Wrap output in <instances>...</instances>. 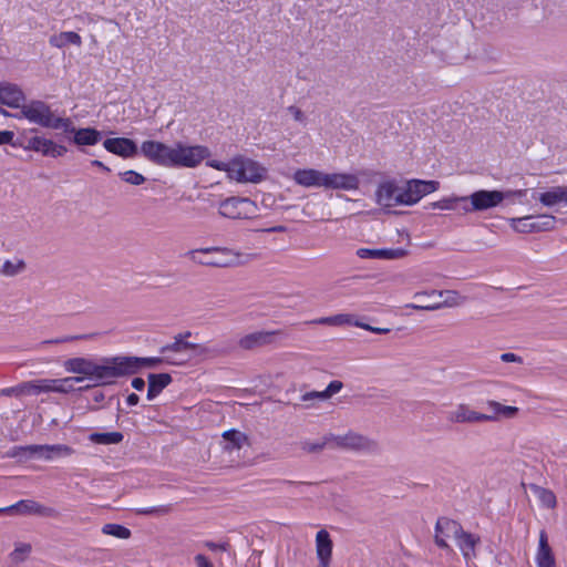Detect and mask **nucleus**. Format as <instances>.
I'll return each instance as SVG.
<instances>
[{"label":"nucleus","instance_id":"nucleus-1","mask_svg":"<svg viewBox=\"0 0 567 567\" xmlns=\"http://www.w3.org/2000/svg\"><path fill=\"white\" fill-rule=\"evenodd\" d=\"M115 357L103 358L100 362L87 358H72L64 361L63 367L66 372L81 374L84 380L87 379L94 385H105L114 382L118 378L116 371Z\"/></svg>","mask_w":567,"mask_h":567},{"label":"nucleus","instance_id":"nucleus-2","mask_svg":"<svg viewBox=\"0 0 567 567\" xmlns=\"http://www.w3.org/2000/svg\"><path fill=\"white\" fill-rule=\"evenodd\" d=\"M296 184L303 187H323L331 189L353 190L359 187V179L353 174H327L315 168L297 169L293 173Z\"/></svg>","mask_w":567,"mask_h":567},{"label":"nucleus","instance_id":"nucleus-3","mask_svg":"<svg viewBox=\"0 0 567 567\" xmlns=\"http://www.w3.org/2000/svg\"><path fill=\"white\" fill-rule=\"evenodd\" d=\"M517 412L518 409L516 406L488 401L486 412L480 413L472 410L468 405L460 404L455 410L449 412L447 420L452 423L497 422L512 419Z\"/></svg>","mask_w":567,"mask_h":567},{"label":"nucleus","instance_id":"nucleus-4","mask_svg":"<svg viewBox=\"0 0 567 567\" xmlns=\"http://www.w3.org/2000/svg\"><path fill=\"white\" fill-rule=\"evenodd\" d=\"M17 118H25L32 124H37L50 130H71L70 117L55 115L51 106L41 100H31L24 102L20 113L14 115Z\"/></svg>","mask_w":567,"mask_h":567},{"label":"nucleus","instance_id":"nucleus-5","mask_svg":"<svg viewBox=\"0 0 567 567\" xmlns=\"http://www.w3.org/2000/svg\"><path fill=\"white\" fill-rule=\"evenodd\" d=\"M186 255L198 265L218 268L240 266L245 264L243 258L249 256L236 249L218 246L193 249Z\"/></svg>","mask_w":567,"mask_h":567},{"label":"nucleus","instance_id":"nucleus-6","mask_svg":"<svg viewBox=\"0 0 567 567\" xmlns=\"http://www.w3.org/2000/svg\"><path fill=\"white\" fill-rule=\"evenodd\" d=\"M326 446L355 451H373L377 447V443L354 431H349L343 436H326L316 442L306 441L302 443V449L310 453L320 452Z\"/></svg>","mask_w":567,"mask_h":567},{"label":"nucleus","instance_id":"nucleus-7","mask_svg":"<svg viewBox=\"0 0 567 567\" xmlns=\"http://www.w3.org/2000/svg\"><path fill=\"white\" fill-rule=\"evenodd\" d=\"M209 156L210 151L207 146L176 142L173 144L172 168H195Z\"/></svg>","mask_w":567,"mask_h":567},{"label":"nucleus","instance_id":"nucleus-8","mask_svg":"<svg viewBox=\"0 0 567 567\" xmlns=\"http://www.w3.org/2000/svg\"><path fill=\"white\" fill-rule=\"evenodd\" d=\"M190 332L178 334L173 343L162 347L161 353L165 355V361L169 364H182L190 358L202 355L207 352V348L184 341V337H189Z\"/></svg>","mask_w":567,"mask_h":567},{"label":"nucleus","instance_id":"nucleus-9","mask_svg":"<svg viewBox=\"0 0 567 567\" xmlns=\"http://www.w3.org/2000/svg\"><path fill=\"white\" fill-rule=\"evenodd\" d=\"M266 174V169L256 161L244 156L231 159L229 178L238 183H258Z\"/></svg>","mask_w":567,"mask_h":567},{"label":"nucleus","instance_id":"nucleus-10","mask_svg":"<svg viewBox=\"0 0 567 567\" xmlns=\"http://www.w3.org/2000/svg\"><path fill=\"white\" fill-rule=\"evenodd\" d=\"M526 194V189L517 190H486L481 189L471 194L472 208L475 212H484L494 207H497L505 198L511 196L523 197Z\"/></svg>","mask_w":567,"mask_h":567},{"label":"nucleus","instance_id":"nucleus-11","mask_svg":"<svg viewBox=\"0 0 567 567\" xmlns=\"http://www.w3.org/2000/svg\"><path fill=\"white\" fill-rule=\"evenodd\" d=\"M258 208L255 202L247 197H228L220 202L218 213L230 219H247L256 215Z\"/></svg>","mask_w":567,"mask_h":567},{"label":"nucleus","instance_id":"nucleus-12","mask_svg":"<svg viewBox=\"0 0 567 567\" xmlns=\"http://www.w3.org/2000/svg\"><path fill=\"white\" fill-rule=\"evenodd\" d=\"M511 227L523 234L549 231L555 228L556 217L553 215L525 216L509 219Z\"/></svg>","mask_w":567,"mask_h":567},{"label":"nucleus","instance_id":"nucleus-13","mask_svg":"<svg viewBox=\"0 0 567 567\" xmlns=\"http://www.w3.org/2000/svg\"><path fill=\"white\" fill-rule=\"evenodd\" d=\"M140 152L151 163L172 168L173 145L148 140L141 144Z\"/></svg>","mask_w":567,"mask_h":567},{"label":"nucleus","instance_id":"nucleus-14","mask_svg":"<svg viewBox=\"0 0 567 567\" xmlns=\"http://www.w3.org/2000/svg\"><path fill=\"white\" fill-rule=\"evenodd\" d=\"M140 152L151 163L172 168L173 145L148 140L141 144Z\"/></svg>","mask_w":567,"mask_h":567},{"label":"nucleus","instance_id":"nucleus-15","mask_svg":"<svg viewBox=\"0 0 567 567\" xmlns=\"http://www.w3.org/2000/svg\"><path fill=\"white\" fill-rule=\"evenodd\" d=\"M439 186L440 183L436 181L412 179L402 185V197L399 199V202H401L403 205H414L425 195L435 192Z\"/></svg>","mask_w":567,"mask_h":567},{"label":"nucleus","instance_id":"nucleus-16","mask_svg":"<svg viewBox=\"0 0 567 567\" xmlns=\"http://www.w3.org/2000/svg\"><path fill=\"white\" fill-rule=\"evenodd\" d=\"M165 361L164 358L150 357V358H138V357H126V355H117L115 357L116 371L118 373V378L124 375H131L137 373L140 370L144 368H155Z\"/></svg>","mask_w":567,"mask_h":567},{"label":"nucleus","instance_id":"nucleus-17","mask_svg":"<svg viewBox=\"0 0 567 567\" xmlns=\"http://www.w3.org/2000/svg\"><path fill=\"white\" fill-rule=\"evenodd\" d=\"M8 515L55 517L58 512L34 499H21L16 504L7 506Z\"/></svg>","mask_w":567,"mask_h":567},{"label":"nucleus","instance_id":"nucleus-18","mask_svg":"<svg viewBox=\"0 0 567 567\" xmlns=\"http://www.w3.org/2000/svg\"><path fill=\"white\" fill-rule=\"evenodd\" d=\"M23 453L30 456L42 458L45 461H53L56 458L68 457L73 454V449L64 444L54 445H27L20 447Z\"/></svg>","mask_w":567,"mask_h":567},{"label":"nucleus","instance_id":"nucleus-19","mask_svg":"<svg viewBox=\"0 0 567 567\" xmlns=\"http://www.w3.org/2000/svg\"><path fill=\"white\" fill-rule=\"evenodd\" d=\"M343 388V383L339 380L331 381L328 386L322 391H308L299 396L297 405L302 408H313L319 402L328 401L334 394L339 393Z\"/></svg>","mask_w":567,"mask_h":567},{"label":"nucleus","instance_id":"nucleus-20","mask_svg":"<svg viewBox=\"0 0 567 567\" xmlns=\"http://www.w3.org/2000/svg\"><path fill=\"white\" fill-rule=\"evenodd\" d=\"M71 130H62L65 134H72V137L69 138L70 142L74 143L79 147L83 146H93L97 144L102 137L103 133L93 127H82L76 128L73 125V122L70 120Z\"/></svg>","mask_w":567,"mask_h":567},{"label":"nucleus","instance_id":"nucleus-21","mask_svg":"<svg viewBox=\"0 0 567 567\" xmlns=\"http://www.w3.org/2000/svg\"><path fill=\"white\" fill-rule=\"evenodd\" d=\"M462 526L450 518H439L435 525V544L441 548H449L447 539L458 537Z\"/></svg>","mask_w":567,"mask_h":567},{"label":"nucleus","instance_id":"nucleus-22","mask_svg":"<svg viewBox=\"0 0 567 567\" xmlns=\"http://www.w3.org/2000/svg\"><path fill=\"white\" fill-rule=\"evenodd\" d=\"M104 148L122 158H132L138 154V147L136 143L126 137H113L106 138L103 142Z\"/></svg>","mask_w":567,"mask_h":567},{"label":"nucleus","instance_id":"nucleus-23","mask_svg":"<svg viewBox=\"0 0 567 567\" xmlns=\"http://www.w3.org/2000/svg\"><path fill=\"white\" fill-rule=\"evenodd\" d=\"M25 102V94L22 89L11 82H0V104L11 109H20Z\"/></svg>","mask_w":567,"mask_h":567},{"label":"nucleus","instance_id":"nucleus-24","mask_svg":"<svg viewBox=\"0 0 567 567\" xmlns=\"http://www.w3.org/2000/svg\"><path fill=\"white\" fill-rule=\"evenodd\" d=\"M84 381L83 377H68L63 379H39L40 393H70L75 390V384Z\"/></svg>","mask_w":567,"mask_h":567},{"label":"nucleus","instance_id":"nucleus-25","mask_svg":"<svg viewBox=\"0 0 567 567\" xmlns=\"http://www.w3.org/2000/svg\"><path fill=\"white\" fill-rule=\"evenodd\" d=\"M282 334L280 330L256 331L240 338L238 344L241 349L252 350L276 342L277 338Z\"/></svg>","mask_w":567,"mask_h":567},{"label":"nucleus","instance_id":"nucleus-26","mask_svg":"<svg viewBox=\"0 0 567 567\" xmlns=\"http://www.w3.org/2000/svg\"><path fill=\"white\" fill-rule=\"evenodd\" d=\"M401 190L402 186L392 181L380 184L375 193L378 204L384 207L403 205L399 202L402 197Z\"/></svg>","mask_w":567,"mask_h":567},{"label":"nucleus","instance_id":"nucleus-27","mask_svg":"<svg viewBox=\"0 0 567 567\" xmlns=\"http://www.w3.org/2000/svg\"><path fill=\"white\" fill-rule=\"evenodd\" d=\"M355 255L361 259H384L394 260L401 259L408 255V250L404 248H359Z\"/></svg>","mask_w":567,"mask_h":567},{"label":"nucleus","instance_id":"nucleus-28","mask_svg":"<svg viewBox=\"0 0 567 567\" xmlns=\"http://www.w3.org/2000/svg\"><path fill=\"white\" fill-rule=\"evenodd\" d=\"M537 567H556V560L551 547L548 543V536L545 530H540L538 548L535 556Z\"/></svg>","mask_w":567,"mask_h":567},{"label":"nucleus","instance_id":"nucleus-29","mask_svg":"<svg viewBox=\"0 0 567 567\" xmlns=\"http://www.w3.org/2000/svg\"><path fill=\"white\" fill-rule=\"evenodd\" d=\"M533 198L539 200L546 207H553L559 204L567 206V187L555 186L538 195L534 194Z\"/></svg>","mask_w":567,"mask_h":567},{"label":"nucleus","instance_id":"nucleus-30","mask_svg":"<svg viewBox=\"0 0 567 567\" xmlns=\"http://www.w3.org/2000/svg\"><path fill=\"white\" fill-rule=\"evenodd\" d=\"M455 542L466 561H471L476 557L475 548L481 542L478 536L467 533L462 528Z\"/></svg>","mask_w":567,"mask_h":567},{"label":"nucleus","instance_id":"nucleus-31","mask_svg":"<svg viewBox=\"0 0 567 567\" xmlns=\"http://www.w3.org/2000/svg\"><path fill=\"white\" fill-rule=\"evenodd\" d=\"M317 556L320 565L330 564L332 555V540L326 529H320L316 535Z\"/></svg>","mask_w":567,"mask_h":567},{"label":"nucleus","instance_id":"nucleus-32","mask_svg":"<svg viewBox=\"0 0 567 567\" xmlns=\"http://www.w3.org/2000/svg\"><path fill=\"white\" fill-rule=\"evenodd\" d=\"M40 394L39 380L21 382L14 386L2 389L3 396L23 398Z\"/></svg>","mask_w":567,"mask_h":567},{"label":"nucleus","instance_id":"nucleus-33","mask_svg":"<svg viewBox=\"0 0 567 567\" xmlns=\"http://www.w3.org/2000/svg\"><path fill=\"white\" fill-rule=\"evenodd\" d=\"M19 146L24 151H33L40 153L43 156H50L52 140L47 138L42 135H35L25 138L24 143L19 142Z\"/></svg>","mask_w":567,"mask_h":567},{"label":"nucleus","instance_id":"nucleus-34","mask_svg":"<svg viewBox=\"0 0 567 567\" xmlns=\"http://www.w3.org/2000/svg\"><path fill=\"white\" fill-rule=\"evenodd\" d=\"M172 382V377L168 373H151L148 375V390H147V399L153 400L156 398L164 388H166Z\"/></svg>","mask_w":567,"mask_h":567},{"label":"nucleus","instance_id":"nucleus-35","mask_svg":"<svg viewBox=\"0 0 567 567\" xmlns=\"http://www.w3.org/2000/svg\"><path fill=\"white\" fill-rule=\"evenodd\" d=\"M223 444L226 450H239L248 444V437L245 433L233 427L223 433Z\"/></svg>","mask_w":567,"mask_h":567},{"label":"nucleus","instance_id":"nucleus-36","mask_svg":"<svg viewBox=\"0 0 567 567\" xmlns=\"http://www.w3.org/2000/svg\"><path fill=\"white\" fill-rule=\"evenodd\" d=\"M49 43L58 49H63L69 44H73L76 47L82 45V39L81 37L73 31H64L60 32L58 34H53L49 39Z\"/></svg>","mask_w":567,"mask_h":567},{"label":"nucleus","instance_id":"nucleus-37","mask_svg":"<svg viewBox=\"0 0 567 567\" xmlns=\"http://www.w3.org/2000/svg\"><path fill=\"white\" fill-rule=\"evenodd\" d=\"M312 323L317 324H326V326H355L359 324V321L355 319L353 315L348 313H339L330 317H321L312 321Z\"/></svg>","mask_w":567,"mask_h":567},{"label":"nucleus","instance_id":"nucleus-38","mask_svg":"<svg viewBox=\"0 0 567 567\" xmlns=\"http://www.w3.org/2000/svg\"><path fill=\"white\" fill-rule=\"evenodd\" d=\"M439 296L446 295V299L443 301V303H436L432 306H417V305H408V307H411L413 309H420V310H436L440 309L442 306L446 307H453L460 305V295L454 290H446V291H439Z\"/></svg>","mask_w":567,"mask_h":567},{"label":"nucleus","instance_id":"nucleus-39","mask_svg":"<svg viewBox=\"0 0 567 567\" xmlns=\"http://www.w3.org/2000/svg\"><path fill=\"white\" fill-rule=\"evenodd\" d=\"M90 440L96 444H117L123 440V434L120 432L93 433Z\"/></svg>","mask_w":567,"mask_h":567},{"label":"nucleus","instance_id":"nucleus-40","mask_svg":"<svg viewBox=\"0 0 567 567\" xmlns=\"http://www.w3.org/2000/svg\"><path fill=\"white\" fill-rule=\"evenodd\" d=\"M25 269V262L22 259L6 260L0 268V275L6 277H14Z\"/></svg>","mask_w":567,"mask_h":567},{"label":"nucleus","instance_id":"nucleus-41","mask_svg":"<svg viewBox=\"0 0 567 567\" xmlns=\"http://www.w3.org/2000/svg\"><path fill=\"white\" fill-rule=\"evenodd\" d=\"M32 551V546L28 543H16L13 551L10 554V559L14 564L24 561Z\"/></svg>","mask_w":567,"mask_h":567},{"label":"nucleus","instance_id":"nucleus-42","mask_svg":"<svg viewBox=\"0 0 567 567\" xmlns=\"http://www.w3.org/2000/svg\"><path fill=\"white\" fill-rule=\"evenodd\" d=\"M102 533L121 539H127L131 537V530L118 524H105L102 527Z\"/></svg>","mask_w":567,"mask_h":567},{"label":"nucleus","instance_id":"nucleus-43","mask_svg":"<svg viewBox=\"0 0 567 567\" xmlns=\"http://www.w3.org/2000/svg\"><path fill=\"white\" fill-rule=\"evenodd\" d=\"M534 491L544 506L547 508H554L556 506V496L551 491L538 486H535Z\"/></svg>","mask_w":567,"mask_h":567},{"label":"nucleus","instance_id":"nucleus-44","mask_svg":"<svg viewBox=\"0 0 567 567\" xmlns=\"http://www.w3.org/2000/svg\"><path fill=\"white\" fill-rule=\"evenodd\" d=\"M454 212H458L461 214H471L475 213L472 206L471 195L468 196H454Z\"/></svg>","mask_w":567,"mask_h":567},{"label":"nucleus","instance_id":"nucleus-45","mask_svg":"<svg viewBox=\"0 0 567 567\" xmlns=\"http://www.w3.org/2000/svg\"><path fill=\"white\" fill-rule=\"evenodd\" d=\"M172 511H173V506L167 504V505H159V506H154V507L138 508V509H136V514L164 516V515L169 514Z\"/></svg>","mask_w":567,"mask_h":567},{"label":"nucleus","instance_id":"nucleus-46","mask_svg":"<svg viewBox=\"0 0 567 567\" xmlns=\"http://www.w3.org/2000/svg\"><path fill=\"white\" fill-rule=\"evenodd\" d=\"M118 175L122 178V181L131 185H142L146 181V178L142 174L133 169L121 172Z\"/></svg>","mask_w":567,"mask_h":567},{"label":"nucleus","instance_id":"nucleus-47","mask_svg":"<svg viewBox=\"0 0 567 567\" xmlns=\"http://www.w3.org/2000/svg\"><path fill=\"white\" fill-rule=\"evenodd\" d=\"M432 208L442 209V210H454V196L442 198L437 202L431 204Z\"/></svg>","mask_w":567,"mask_h":567},{"label":"nucleus","instance_id":"nucleus-48","mask_svg":"<svg viewBox=\"0 0 567 567\" xmlns=\"http://www.w3.org/2000/svg\"><path fill=\"white\" fill-rule=\"evenodd\" d=\"M206 165L208 167L215 168L217 171L227 173V176L229 177L231 161L226 163V162H220V161H216V159H208L206 162Z\"/></svg>","mask_w":567,"mask_h":567},{"label":"nucleus","instance_id":"nucleus-49","mask_svg":"<svg viewBox=\"0 0 567 567\" xmlns=\"http://www.w3.org/2000/svg\"><path fill=\"white\" fill-rule=\"evenodd\" d=\"M14 133L12 131H0V145H11L13 147L19 146L18 142H14Z\"/></svg>","mask_w":567,"mask_h":567},{"label":"nucleus","instance_id":"nucleus-50","mask_svg":"<svg viewBox=\"0 0 567 567\" xmlns=\"http://www.w3.org/2000/svg\"><path fill=\"white\" fill-rule=\"evenodd\" d=\"M89 338H90V336H87V334L66 336V337H62V338H58V339L47 340L43 342V344L63 343V342H70V341H74V340H84V339H89Z\"/></svg>","mask_w":567,"mask_h":567},{"label":"nucleus","instance_id":"nucleus-51","mask_svg":"<svg viewBox=\"0 0 567 567\" xmlns=\"http://www.w3.org/2000/svg\"><path fill=\"white\" fill-rule=\"evenodd\" d=\"M66 152H68V148L64 145L56 144L54 141H52L50 157H54V158L61 157Z\"/></svg>","mask_w":567,"mask_h":567},{"label":"nucleus","instance_id":"nucleus-52","mask_svg":"<svg viewBox=\"0 0 567 567\" xmlns=\"http://www.w3.org/2000/svg\"><path fill=\"white\" fill-rule=\"evenodd\" d=\"M501 360L503 362H515V363H523V358L513 353V352H505L501 354Z\"/></svg>","mask_w":567,"mask_h":567},{"label":"nucleus","instance_id":"nucleus-53","mask_svg":"<svg viewBox=\"0 0 567 567\" xmlns=\"http://www.w3.org/2000/svg\"><path fill=\"white\" fill-rule=\"evenodd\" d=\"M287 111L292 115L295 121L300 123L305 122V114L299 107L291 105L287 109Z\"/></svg>","mask_w":567,"mask_h":567},{"label":"nucleus","instance_id":"nucleus-54","mask_svg":"<svg viewBox=\"0 0 567 567\" xmlns=\"http://www.w3.org/2000/svg\"><path fill=\"white\" fill-rule=\"evenodd\" d=\"M357 327L362 328L368 331H371V332H374V333H379V334L388 333L390 331V329H388V328H374L369 324L362 323L360 321H359V324H357Z\"/></svg>","mask_w":567,"mask_h":567},{"label":"nucleus","instance_id":"nucleus-55","mask_svg":"<svg viewBox=\"0 0 567 567\" xmlns=\"http://www.w3.org/2000/svg\"><path fill=\"white\" fill-rule=\"evenodd\" d=\"M195 561L198 567H214L208 558L202 554L195 556Z\"/></svg>","mask_w":567,"mask_h":567},{"label":"nucleus","instance_id":"nucleus-56","mask_svg":"<svg viewBox=\"0 0 567 567\" xmlns=\"http://www.w3.org/2000/svg\"><path fill=\"white\" fill-rule=\"evenodd\" d=\"M205 546L210 550H217V549L227 550V548H228V544H216L214 542H206Z\"/></svg>","mask_w":567,"mask_h":567},{"label":"nucleus","instance_id":"nucleus-57","mask_svg":"<svg viewBox=\"0 0 567 567\" xmlns=\"http://www.w3.org/2000/svg\"><path fill=\"white\" fill-rule=\"evenodd\" d=\"M259 230L265 231V233H285L287 230V227L282 226V225H277L274 227L264 228V229H259Z\"/></svg>","mask_w":567,"mask_h":567},{"label":"nucleus","instance_id":"nucleus-58","mask_svg":"<svg viewBox=\"0 0 567 567\" xmlns=\"http://www.w3.org/2000/svg\"><path fill=\"white\" fill-rule=\"evenodd\" d=\"M132 386L137 391H142L145 388V381L142 378H134L132 380Z\"/></svg>","mask_w":567,"mask_h":567},{"label":"nucleus","instance_id":"nucleus-59","mask_svg":"<svg viewBox=\"0 0 567 567\" xmlns=\"http://www.w3.org/2000/svg\"><path fill=\"white\" fill-rule=\"evenodd\" d=\"M138 401H140V398H138V395H137V394H135V393H131V394H128V395H127V398H126V403H127V405H130V406L136 405V404L138 403Z\"/></svg>","mask_w":567,"mask_h":567},{"label":"nucleus","instance_id":"nucleus-60","mask_svg":"<svg viewBox=\"0 0 567 567\" xmlns=\"http://www.w3.org/2000/svg\"><path fill=\"white\" fill-rule=\"evenodd\" d=\"M91 165H92V166H94V167L101 168V169H103L104 172H107V173L111 171V169H110V167H107L106 165H104V164H103L101 161H99V159H93V161L91 162Z\"/></svg>","mask_w":567,"mask_h":567},{"label":"nucleus","instance_id":"nucleus-61","mask_svg":"<svg viewBox=\"0 0 567 567\" xmlns=\"http://www.w3.org/2000/svg\"><path fill=\"white\" fill-rule=\"evenodd\" d=\"M0 115L9 116V112L0 106Z\"/></svg>","mask_w":567,"mask_h":567},{"label":"nucleus","instance_id":"nucleus-62","mask_svg":"<svg viewBox=\"0 0 567 567\" xmlns=\"http://www.w3.org/2000/svg\"><path fill=\"white\" fill-rule=\"evenodd\" d=\"M49 425H59V422L56 419H52L49 423Z\"/></svg>","mask_w":567,"mask_h":567},{"label":"nucleus","instance_id":"nucleus-63","mask_svg":"<svg viewBox=\"0 0 567 567\" xmlns=\"http://www.w3.org/2000/svg\"><path fill=\"white\" fill-rule=\"evenodd\" d=\"M7 507H0V514H7Z\"/></svg>","mask_w":567,"mask_h":567},{"label":"nucleus","instance_id":"nucleus-64","mask_svg":"<svg viewBox=\"0 0 567 567\" xmlns=\"http://www.w3.org/2000/svg\"><path fill=\"white\" fill-rule=\"evenodd\" d=\"M329 565H330V564H327L326 566H323V565H320V564H319V567H329Z\"/></svg>","mask_w":567,"mask_h":567}]
</instances>
